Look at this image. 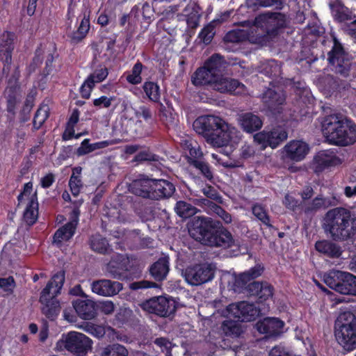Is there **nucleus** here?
Returning a JSON list of instances; mask_svg holds the SVG:
<instances>
[{
    "label": "nucleus",
    "instance_id": "nucleus-1",
    "mask_svg": "<svg viewBox=\"0 0 356 356\" xmlns=\"http://www.w3.org/2000/svg\"><path fill=\"white\" fill-rule=\"evenodd\" d=\"M189 234L204 245L231 249L234 256L239 254L240 244L232 233L218 221L209 217H198L192 222Z\"/></svg>",
    "mask_w": 356,
    "mask_h": 356
},
{
    "label": "nucleus",
    "instance_id": "nucleus-2",
    "mask_svg": "<svg viewBox=\"0 0 356 356\" xmlns=\"http://www.w3.org/2000/svg\"><path fill=\"white\" fill-rule=\"evenodd\" d=\"M193 126L198 134L214 147H221L231 143L236 144L241 138L238 129L215 115H201L194 121Z\"/></svg>",
    "mask_w": 356,
    "mask_h": 356
},
{
    "label": "nucleus",
    "instance_id": "nucleus-3",
    "mask_svg": "<svg viewBox=\"0 0 356 356\" xmlns=\"http://www.w3.org/2000/svg\"><path fill=\"white\" fill-rule=\"evenodd\" d=\"M323 226L334 241H347L356 235V214L343 207L332 209L325 213Z\"/></svg>",
    "mask_w": 356,
    "mask_h": 356
},
{
    "label": "nucleus",
    "instance_id": "nucleus-4",
    "mask_svg": "<svg viewBox=\"0 0 356 356\" xmlns=\"http://www.w3.org/2000/svg\"><path fill=\"white\" fill-rule=\"evenodd\" d=\"M322 131L330 144L345 147L356 143V124L341 114L326 116L322 122Z\"/></svg>",
    "mask_w": 356,
    "mask_h": 356
},
{
    "label": "nucleus",
    "instance_id": "nucleus-5",
    "mask_svg": "<svg viewBox=\"0 0 356 356\" xmlns=\"http://www.w3.org/2000/svg\"><path fill=\"white\" fill-rule=\"evenodd\" d=\"M334 335L338 343L347 352L356 349V314L341 312L334 323Z\"/></svg>",
    "mask_w": 356,
    "mask_h": 356
},
{
    "label": "nucleus",
    "instance_id": "nucleus-6",
    "mask_svg": "<svg viewBox=\"0 0 356 356\" xmlns=\"http://www.w3.org/2000/svg\"><path fill=\"white\" fill-rule=\"evenodd\" d=\"M225 68L224 58L218 54H213L198 67L191 76V82L196 86H209L214 89Z\"/></svg>",
    "mask_w": 356,
    "mask_h": 356
},
{
    "label": "nucleus",
    "instance_id": "nucleus-7",
    "mask_svg": "<svg viewBox=\"0 0 356 356\" xmlns=\"http://www.w3.org/2000/svg\"><path fill=\"white\" fill-rule=\"evenodd\" d=\"M64 281V273H56L41 293L40 300L43 305L42 312L49 319L53 320L60 312V305L55 297L60 293Z\"/></svg>",
    "mask_w": 356,
    "mask_h": 356
},
{
    "label": "nucleus",
    "instance_id": "nucleus-8",
    "mask_svg": "<svg viewBox=\"0 0 356 356\" xmlns=\"http://www.w3.org/2000/svg\"><path fill=\"white\" fill-rule=\"evenodd\" d=\"M323 282L341 294L356 296V276L350 273L332 270L324 274Z\"/></svg>",
    "mask_w": 356,
    "mask_h": 356
},
{
    "label": "nucleus",
    "instance_id": "nucleus-9",
    "mask_svg": "<svg viewBox=\"0 0 356 356\" xmlns=\"http://www.w3.org/2000/svg\"><path fill=\"white\" fill-rule=\"evenodd\" d=\"M92 341L83 333L72 331L63 335L56 344L57 350L64 348L80 356H84L92 348Z\"/></svg>",
    "mask_w": 356,
    "mask_h": 356
},
{
    "label": "nucleus",
    "instance_id": "nucleus-10",
    "mask_svg": "<svg viewBox=\"0 0 356 356\" xmlns=\"http://www.w3.org/2000/svg\"><path fill=\"white\" fill-rule=\"evenodd\" d=\"M284 22L283 14L266 12L257 16L253 24L263 31L264 35L273 38L279 34L280 30L284 27Z\"/></svg>",
    "mask_w": 356,
    "mask_h": 356
},
{
    "label": "nucleus",
    "instance_id": "nucleus-11",
    "mask_svg": "<svg viewBox=\"0 0 356 356\" xmlns=\"http://www.w3.org/2000/svg\"><path fill=\"white\" fill-rule=\"evenodd\" d=\"M19 207H24V219L29 225H33L38 216V203L36 191L33 190V184H24L23 191L18 197Z\"/></svg>",
    "mask_w": 356,
    "mask_h": 356
},
{
    "label": "nucleus",
    "instance_id": "nucleus-12",
    "mask_svg": "<svg viewBox=\"0 0 356 356\" xmlns=\"http://www.w3.org/2000/svg\"><path fill=\"white\" fill-rule=\"evenodd\" d=\"M330 64L334 67L333 70L343 77H348L352 65L350 56L347 53L341 42L334 38V44L328 54Z\"/></svg>",
    "mask_w": 356,
    "mask_h": 356
},
{
    "label": "nucleus",
    "instance_id": "nucleus-13",
    "mask_svg": "<svg viewBox=\"0 0 356 356\" xmlns=\"http://www.w3.org/2000/svg\"><path fill=\"white\" fill-rule=\"evenodd\" d=\"M268 88L261 95V102L264 108L272 115L280 114L286 102V94L282 88L275 86L274 82L270 83Z\"/></svg>",
    "mask_w": 356,
    "mask_h": 356
},
{
    "label": "nucleus",
    "instance_id": "nucleus-14",
    "mask_svg": "<svg viewBox=\"0 0 356 356\" xmlns=\"http://www.w3.org/2000/svg\"><path fill=\"white\" fill-rule=\"evenodd\" d=\"M341 159L337 156V151L331 148L317 152L312 161L314 173H322L325 170L341 164Z\"/></svg>",
    "mask_w": 356,
    "mask_h": 356
},
{
    "label": "nucleus",
    "instance_id": "nucleus-15",
    "mask_svg": "<svg viewBox=\"0 0 356 356\" xmlns=\"http://www.w3.org/2000/svg\"><path fill=\"white\" fill-rule=\"evenodd\" d=\"M288 134L281 126H277L270 130L264 129L254 136V140L263 147H277L287 139Z\"/></svg>",
    "mask_w": 356,
    "mask_h": 356
},
{
    "label": "nucleus",
    "instance_id": "nucleus-16",
    "mask_svg": "<svg viewBox=\"0 0 356 356\" xmlns=\"http://www.w3.org/2000/svg\"><path fill=\"white\" fill-rule=\"evenodd\" d=\"M215 273V267L211 264H196L189 268L186 274L187 282L193 286H198L211 281Z\"/></svg>",
    "mask_w": 356,
    "mask_h": 356
},
{
    "label": "nucleus",
    "instance_id": "nucleus-17",
    "mask_svg": "<svg viewBox=\"0 0 356 356\" xmlns=\"http://www.w3.org/2000/svg\"><path fill=\"white\" fill-rule=\"evenodd\" d=\"M284 323L278 318L266 317L257 323V329L266 338L277 337L283 332Z\"/></svg>",
    "mask_w": 356,
    "mask_h": 356
},
{
    "label": "nucleus",
    "instance_id": "nucleus-18",
    "mask_svg": "<svg viewBox=\"0 0 356 356\" xmlns=\"http://www.w3.org/2000/svg\"><path fill=\"white\" fill-rule=\"evenodd\" d=\"M309 151L307 143L295 140L290 141L284 147L283 156L289 160L298 162L303 160Z\"/></svg>",
    "mask_w": 356,
    "mask_h": 356
},
{
    "label": "nucleus",
    "instance_id": "nucleus-19",
    "mask_svg": "<svg viewBox=\"0 0 356 356\" xmlns=\"http://www.w3.org/2000/svg\"><path fill=\"white\" fill-rule=\"evenodd\" d=\"M246 289L250 296H255L260 303L272 298L274 294L273 286L266 281H253Z\"/></svg>",
    "mask_w": 356,
    "mask_h": 356
},
{
    "label": "nucleus",
    "instance_id": "nucleus-20",
    "mask_svg": "<svg viewBox=\"0 0 356 356\" xmlns=\"http://www.w3.org/2000/svg\"><path fill=\"white\" fill-rule=\"evenodd\" d=\"M221 93H229L231 95H239L246 92V87L239 81L226 78L223 76V73L218 79L217 83L215 84L214 89Z\"/></svg>",
    "mask_w": 356,
    "mask_h": 356
},
{
    "label": "nucleus",
    "instance_id": "nucleus-21",
    "mask_svg": "<svg viewBox=\"0 0 356 356\" xmlns=\"http://www.w3.org/2000/svg\"><path fill=\"white\" fill-rule=\"evenodd\" d=\"M234 315L238 321L250 322L256 320L260 314V309L254 303L241 301L234 305Z\"/></svg>",
    "mask_w": 356,
    "mask_h": 356
},
{
    "label": "nucleus",
    "instance_id": "nucleus-22",
    "mask_svg": "<svg viewBox=\"0 0 356 356\" xmlns=\"http://www.w3.org/2000/svg\"><path fill=\"white\" fill-rule=\"evenodd\" d=\"M122 289V284L118 282L102 280L92 284V291L102 296H113Z\"/></svg>",
    "mask_w": 356,
    "mask_h": 356
},
{
    "label": "nucleus",
    "instance_id": "nucleus-23",
    "mask_svg": "<svg viewBox=\"0 0 356 356\" xmlns=\"http://www.w3.org/2000/svg\"><path fill=\"white\" fill-rule=\"evenodd\" d=\"M330 206V201L322 195H318L312 200L300 202L302 212L308 218H312L319 210Z\"/></svg>",
    "mask_w": 356,
    "mask_h": 356
},
{
    "label": "nucleus",
    "instance_id": "nucleus-24",
    "mask_svg": "<svg viewBox=\"0 0 356 356\" xmlns=\"http://www.w3.org/2000/svg\"><path fill=\"white\" fill-rule=\"evenodd\" d=\"M328 5L335 22L343 23L353 19V12L341 0H330Z\"/></svg>",
    "mask_w": 356,
    "mask_h": 356
},
{
    "label": "nucleus",
    "instance_id": "nucleus-25",
    "mask_svg": "<svg viewBox=\"0 0 356 356\" xmlns=\"http://www.w3.org/2000/svg\"><path fill=\"white\" fill-rule=\"evenodd\" d=\"M177 302L168 295L157 296V316L169 317L173 316L177 309Z\"/></svg>",
    "mask_w": 356,
    "mask_h": 356
},
{
    "label": "nucleus",
    "instance_id": "nucleus-26",
    "mask_svg": "<svg viewBox=\"0 0 356 356\" xmlns=\"http://www.w3.org/2000/svg\"><path fill=\"white\" fill-rule=\"evenodd\" d=\"M181 145L184 150L188 151L186 161L188 165L205 159L201 147L195 140L191 138L186 139L181 141Z\"/></svg>",
    "mask_w": 356,
    "mask_h": 356
},
{
    "label": "nucleus",
    "instance_id": "nucleus-27",
    "mask_svg": "<svg viewBox=\"0 0 356 356\" xmlns=\"http://www.w3.org/2000/svg\"><path fill=\"white\" fill-rule=\"evenodd\" d=\"M73 215L74 219L56 232L54 236V243L60 244L62 242L68 241L74 235L79 213L77 210H74Z\"/></svg>",
    "mask_w": 356,
    "mask_h": 356
},
{
    "label": "nucleus",
    "instance_id": "nucleus-28",
    "mask_svg": "<svg viewBox=\"0 0 356 356\" xmlns=\"http://www.w3.org/2000/svg\"><path fill=\"white\" fill-rule=\"evenodd\" d=\"M239 124L243 130L248 134L259 131L263 125V121L257 115L245 113L240 115Z\"/></svg>",
    "mask_w": 356,
    "mask_h": 356
},
{
    "label": "nucleus",
    "instance_id": "nucleus-29",
    "mask_svg": "<svg viewBox=\"0 0 356 356\" xmlns=\"http://www.w3.org/2000/svg\"><path fill=\"white\" fill-rule=\"evenodd\" d=\"M315 249L321 254L332 259L339 258L342 254V250L339 245L325 239L316 241Z\"/></svg>",
    "mask_w": 356,
    "mask_h": 356
},
{
    "label": "nucleus",
    "instance_id": "nucleus-30",
    "mask_svg": "<svg viewBox=\"0 0 356 356\" xmlns=\"http://www.w3.org/2000/svg\"><path fill=\"white\" fill-rule=\"evenodd\" d=\"M264 271V266L262 264H257L249 270L241 273L236 278V285L238 287H247L248 282L260 277Z\"/></svg>",
    "mask_w": 356,
    "mask_h": 356
},
{
    "label": "nucleus",
    "instance_id": "nucleus-31",
    "mask_svg": "<svg viewBox=\"0 0 356 356\" xmlns=\"http://www.w3.org/2000/svg\"><path fill=\"white\" fill-rule=\"evenodd\" d=\"M189 166L197 172V175L193 177L194 179L202 178L204 181H208L211 183L214 182L213 168L206 159L195 161L194 163L189 165Z\"/></svg>",
    "mask_w": 356,
    "mask_h": 356
},
{
    "label": "nucleus",
    "instance_id": "nucleus-32",
    "mask_svg": "<svg viewBox=\"0 0 356 356\" xmlns=\"http://www.w3.org/2000/svg\"><path fill=\"white\" fill-rule=\"evenodd\" d=\"M73 306L77 314L83 319H92L95 315V303L90 300H76L73 302Z\"/></svg>",
    "mask_w": 356,
    "mask_h": 356
},
{
    "label": "nucleus",
    "instance_id": "nucleus-33",
    "mask_svg": "<svg viewBox=\"0 0 356 356\" xmlns=\"http://www.w3.org/2000/svg\"><path fill=\"white\" fill-rule=\"evenodd\" d=\"M155 185V181L149 179H140L134 181L132 184V191L136 195L143 197H150L154 195L152 192L153 187Z\"/></svg>",
    "mask_w": 356,
    "mask_h": 356
},
{
    "label": "nucleus",
    "instance_id": "nucleus-34",
    "mask_svg": "<svg viewBox=\"0 0 356 356\" xmlns=\"http://www.w3.org/2000/svg\"><path fill=\"white\" fill-rule=\"evenodd\" d=\"M115 144V140H103L97 143H94L92 144L88 143V139H85L81 144V146L77 149V154L79 156L85 155L89 154L92 152L104 149L107 147L109 145H112Z\"/></svg>",
    "mask_w": 356,
    "mask_h": 356
},
{
    "label": "nucleus",
    "instance_id": "nucleus-35",
    "mask_svg": "<svg viewBox=\"0 0 356 356\" xmlns=\"http://www.w3.org/2000/svg\"><path fill=\"white\" fill-rule=\"evenodd\" d=\"M200 201L202 204L207 206L211 213L220 217L225 223L229 224L232 222L231 214L220 205L206 198H202Z\"/></svg>",
    "mask_w": 356,
    "mask_h": 356
},
{
    "label": "nucleus",
    "instance_id": "nucleus-36",
    "mask_svg": "<svg viewBox=\"0 0 356 356\" xmlns=\"http://www.w3.org/2000/svg\"><path fill=\"white\" fill-rule=\"evenodd\" d=\"M98 353L99 356H128L129 351L120 343H113L99 347Z\"/></svg>",
    "mask_w": 356,
    "mask_h": 356
},
{
    "label": "nucleus",
    "instance_id": "nucleus-37",
    "mask_svg": "<svg viewBox=\"0 0 356 356\" xmlns=\"http://www.w3.org/2000/svg\"><path fill=\"white\" fill-rule=\"evenodd\" d=\"M175 191V187L172 183L168 180L157 179V200L171 197Z\"/></svg>",
    "mask_w": 356,
    "mask_h": 356
},
{
    "label": "nucleus",
    "instance_id": "nucleus-38",
    "mask_svg": "<svg viewBox=\"0 0 356 356\" xmlns=\"http://www.w3.org/2000/svg\"><path fill=\"white\" fill-rule=\"evenodd\" d=\"M246 6L252 10H257L260 7H269L274 5L277 8H283V0H245Z\"/></svg>",
    "mask_w": 356,
    "mask_h": 356
},
{
    "label": "nucleus",
    "instance_id": "nucleus-39",
    "mask_svg": "<svg viewBox=\"0 0 356 356\" xmlns=\"http://www.w3.org/2000/svg\"><path fill=\"white\" fill-rule=\"evenodd\" d=\"M175 211L179 216L186 218L195 215L197 209L186 201L179 200L175 204Z\"/></svg>",
    "mask_w": 356,
    "mask_h": 356
},
{
    "label": "nucleus",
    "instance_id": "nucleus-40",
    "mask_svg": "<svg viewBox=\"0 0 356 356\" xmlns=\"http://www.w3.org/2000/svg\"><path fill=\"white\" fill-rule=\"evenodd\" d=\"M222 330L227 337L236 338L243 332L241 326L234 321H225L222 324Z\"/></svg>",
    "mask_w": 356,
    "mask_h": 356
},
{
    "label": "nucleus",
    "instance_id": "nucleus-41",
    "mask_svg": "<svg viewBox=\"0 0 356 356\" xmlns=\"http://www.w3.org/2000/svg\"><path fill=\"white\" fill-rule=\"evenodd\" d=\"M253 215L268 228H273L270 223V216L265 207L260 204L256 203L252 207Z\"/></svg>",
    "mask_w": 356,
    "mask_h": 356
},
{
    "label": "nucleus",
    "instance_id": "nucleus-42",
    "mask_svg": "<svg viewBox=\"0 0 356 356\" xmlns=\"http://www.w3.org/2000/svg\"><path fill=\"white\" fill-rule=\"evenodd\" d=\"M81 168L77 167L73 169L72 175L69 181V186L72 193L74 196H77L83 186L82 181L81 179Z\"/></svg>",
    "mask_w": 356,
    "mask_h": 356
},
{
    "label": "nucleus",
    "instance_id": "nucleus-43",
    "mask_svg": "<svg viewBox=\"0 0 356 356\" xmlns=\"http://www.w3.org/2000/svg\"><path fill=\"white\" fill-rule=\"evenodd\" d=\"M90 29V21L86 17H84L78 28V30L74 33L71 37L74 42H78L84 38Z\"/></svg>",
    "mask_w": 356,
    "mask_h": 356
},
{
    "label": "nucleus",
    "instance_id": "nucleus-44",
    "mask_svg": "<svg viewBox=\"0 0 356 356\" xmlns=\"http://www.w3.org/2000/svg\"><path fill=\"white\" fill-rule=\"evenodd\" d=\"M169 270L168 257H163L157 259V282L164 280Z\"/></svg>",
    "mask_w": 356,
    "mask_h": 356
},
{
    "label": "nucleus",
    "instance_id": "nucleus-45",
    "mask_svg": "<svg viewBox=\"0 0 356 356\" xmlns=\"http://www.w3.org/2000/svg\"><path fill=\"white\" fill-rule=\"evenodd\" d=\"M90 246L94 251L99 253H105L108 249V244L106 239L99 235L92 238Z\"/></svg>",
    "mask_w": 356,
    "mask_h": 356
},
{
    "label": "nucleus",
    "instance_id": "nucleus-46",
    "mask_svg": "<svg viewBox=\"0 0 356 356\" xmlns=\"http://www.w3.org/2000/svg\"><path fill=\"white\" fill-rule=\"evenodd\" d=\"M49 108L47 105H42L38 108L33 120V124L35 128H40L45 122L49 116Z\"/></svg>",
    "mask_w": 356,
    "mask_h": 356
},
{
    "label": "nucleus",
    "instance_id": "nucleus-47",
    "mask_svg": "<svg viewBox=\"0 0 356 356\" xmlns=\"http://www.w3.org/2000/svg\"><path fill=\"white\" fill-rule=\"evenodd\" d=\"M142 72V65L140 63H136L130 74L127 76V80L131 84H138L141 82L142 78L140 74Z\"/></svg>",
    "mask_w": 356,
    "mask_h": 356
},
{
    "label": "nucleus",
    "instance_id": "nucleus-48",
    "mask_svg": "<svg viewBox=\"0 0 356 356\" xmlns=\"http://www.w3.org/2000/svg\"><path fill=\"white\" fill-rule=\"evenodd\" d=\"M83 330L97 338H102L105 335V327L94 324H87Z\"/></svg>",
    "mask_w": 356,
    "mask_h": 356
},
{
    "label": "nucleus",
    "instance_id": "nucleus-49",
    "mask_svg": "<svg viewBox=\"0 0 356 356\" xmlns=\"http://www.w3.org/2000/svg\"><path fill=\"white\" fill-rule=\"evenodd\" d=\"M95 82L92 78L88 76L85 81L81 85L80 92L82 97L88 99L90 97L91 92L95 86Z\"/></svg>",
    "mask_w": 356,
    "mask_h": 356
},
{
    "label": "nucleus",
    "instance_id": "nucleus-50",
    "mask_svg": "<svg viewBox=\"0 0 356 356\" xmlns=\"http://www.w3.org/2000/svg\"><path fill=\"white\" fill-rule=\"evenodd\" d=\"M201 191L207 198L218 202H222V197L213 186L207 184Z\"/></svg>",
    "mask_w": 356,
    "mask_h": 356
},
{
    "label": "nucleus",
    "instance_id": "nucleus-51",
    "mask_svg": "<svg viewBox=\"0 0 356 356\" xmlns=\"http://www.w3.org/2000/svg\"><path fill=\"white\" fill-rule=\"evenodd\" d=\"M214 27L212 25H207L204 26L199 33V38L204 43L209 44L214 35Z\"/></svg>",
    "mask_w": 356,
    "mask_h": 356
},
{
    "label": "nucleus",
    "instance_id": "nucleus-52",
    "mask_svg": "<svg viewBox=\"0 0 356 356\" xmlns=\"http://www.w3.org/2000/svg\"><path fill=\"white\" fill-rule=\"evenodd\" d=\"M282 204L287 209L292 211H296L298 207L300 208V203L299 204L298 200L289 193L284 195Z\"/></svg>",
    "mask_w": 356,
    "mask_h": 356
},
{
    "label": "nucleus",
    "instance_id": "nucleus-53",
    "mask_svg": "<svg viewBox=\"0 0 356 356\" xmlns=\"http://www.w3.org/2000/svg\"><path fill=\"white\" fill-rule=\"evenodd\" d=\"M108 70L105 67H99V68L96 69L91 74H90L88 76L92 78V79L94 80L95 83H100L103 81L108 76Z\"/></svg>",
    "mask_w": 356,
    "mask_h": 356
},
{
    "label": "nucleus",
    "instance_id": "nucleus-54",
    "mask_svg": "<svg viewBox=\"0 0 356 356\" xmlns=\"http://www.w3.org/2000/svg\"><path fill=\"white\" fill-rule=\"evenodd\" d=\"M157 346H159L161 351L165 353V356H172V343L163 337L157 338Z\"/></svg>",
    "mask_w": 356,
    "mask_h": 356
},
{
    "label": "nucleus",
    "instance_id": "nucleus-55",
    "mask_svg": "<svg viewBox=\"0 0 356 356\" xmlns=\"http://www.w3.org/2000/svg\"><path fill=\"white\" fill-rule=\"evenodd\" d=\"M225 42L237 43L242 41V33L240 31L232 30L224 36Z\"/></svg>",
    "mask_w": 356,
    "mask_h": 356
},
{
    "label": "nucleus",
    "instance_id": "nucleus-56",
    "mask_svg": "<svg viewBox=\"0 0 356 356\" xmlns=\"http://www.w3.org/2000/svg\"><path fill=\"white\" fill-rule=\"evenodd\" d=\"M15 287V283L13 277L0 278V288L9 293H13Z\"/></svg>",
    "mask_w": 356,
    "mask_h": 356
},
{
    "label": "nucleus",
    "instance_id": "nucleus-57",
    "mask_svg": "<svg viewBox=\"0 0 356 356\" xmlns=\"http://www.w3.org/2000/svg\"><path fill=\"white\" fill-rule=\"evenodd\" d=\"M6 94L8 99V108L11 111L19 99V95L17 92L13 93L11 88L7 89Z\"/></svg>",
    "mask_w": 356,
    "mask_h": 356
},
{
    "label": "nucleus",
    "instance_id": "nucleus-58",
    "mask_svg": "<svg viewBox=\"0 0 356 356\" xmlns=\"http://www.w3.org/2000/svg\"><path fill=\"white\" fill-rule=\"evenodd\" d=\"M144 91L149 99H156V85L153 82H146L143 86Z\"/></svg>",
    "mask_w": 356,
    "mask_h": 356
},
{
    "label": "nucleus",
    "instance_id": "nucleus-59",
    "mask_svg": "<svg viewBox=\"0 0 356 356\" xmlns=\"http://www.w3.org/2000/svg\"><path fill=\"white\" fill-rule=\"evenodd\" d=\"M0 60L6 63L11 61V48L8 45L2 46L0 44Z\"/></svg>",
    "mask_w": 356,
    "mask_h": 356
},
{
    "label": "nucleus",
    "instance_id": "nucleus-60",
    "mask_svg": "<svg viewBox=\"0 0 356 356\" xmlns=\"http://www.w3.org/2000/svg\"><path fill=\"white\" fill-rule=\"evenodd\" d=\"M111 341H123L122 337L114 329L111 327H105V335Z\"/></svg>",
    "mask_w": 356,
    "mask_h": 356
},
{
    "label": "nucleus",
    "instance_id": "nucleus-61",
    "mask_svg": "<svg viewBox=\"0 0 356 356\" xmlns=\"http://www.w3.org/2000/svg\"><path fill=\"white\" fill-rule=\"evenodd\" d=\"M112 101V98H109L106 96H102L99 98L95 99L93 102V104L95 106L108 108L111 106Z\"/></svg>",
    "mask_w": 356,
    "mask_h": 356
},
{
    "label": "nucleus",
    "instance_id": "nucleus-62",
    "mask_svg": "<svg viewBox=\"0 0 356 356\" xmlns=\"http://www.w3.org/2000/svg\"><path fill=\"white\" fill-rule=\"evenodd\" d=\"M141 307L144 311L149 314H154L156 312V300L151 298L141 305Z\"/></svg>",
    "mask_w": 356,
    "mask_h": 356
},
{
    "label": "nucleus",
    "instance_id": "nucleus-63",
    "mask_svg": "<svg viewBox=\"0 0 356 356\" xmlns=\"http://www.w3.org/2000/svg\"><path fill=\"white\" fill-rule=\"evenodd\" d=\"M99 308L105 314H110L114 311L115 306L112 301L105 300L100 303Z\"/></svg>",
    "mask_w": 356,
    "mask_h": 356
},
{
    "label": "nucleus",
    "instance_id": "nucleus-64",
    "mask_svg": "<svg viewBox=\"0 0 356 356\" xmlns=\"http://www.w3.org/2000/svg\"><path fill=\"white\" fill-rule=\"evenodd\" d=\"M269 356H292V354L286 351L283 347L275 346L270 351Z\"/></svg>",
    "mask_w": 356,
    "mask_h": 356
}]
</instances>
